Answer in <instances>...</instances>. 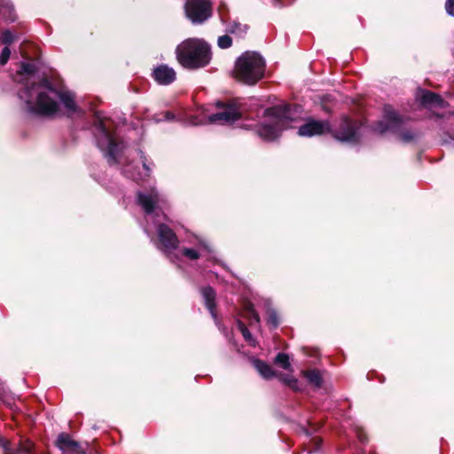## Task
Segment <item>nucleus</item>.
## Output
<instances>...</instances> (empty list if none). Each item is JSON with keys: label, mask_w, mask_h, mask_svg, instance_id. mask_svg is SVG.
<instances>
[{"label": "nucleus", "mask_w": 454, "mask_h": 454, "mask_svg": "<svg viewBox=\"0 0 454 454\" xmlns=\"http://www.w3.org/2000/svg\"><path fill=\"white\" fill-rule=\"evenodd\" d=\"M176 59L187 69H198L206 67L211 59L209 44L200 38H188L179 43L176 49Z\"/></svg>", "instance_id": "nucleus-3"}, {"label": "nucleus", "mask_w": 454, "mask_h": 454, "mask_svg": "<svg viewBox=\"0 0 454 454\" xmlns=\"http://www.w3.org/2000/svg\"><path fill=\"white\" fill-rule=\"evenodd\" d=\"M96 127L98 131V147L105 153L109 160L115 161L117 156L124 147L123 143L117 141L116 136L110 132L106 122L99 117Z\"/></svg>", "instance_id": "nucleus-7"}, {"label": "nucleus", "mask_w": 454, "mask_h": 454, "mask_svg": "<svg viewBox=\"0 0 454 454\" xmlns=\"http://www.w3.org/2000/svg\"><path fill=\"white\" fill-rule=\"evenodd\" d=\"M57 446L62 450H74L79 443L70 438L67 434H60L57 439Z\"/></svg>", "instance_id": "nucleus-19"}, {"label": "nucleus", "mask_w": 454, "mask_h": 454, "mask_svg": "<svg viewBox=\"0 0 454 454\" xmlns=\"http://www.w3.org/2000/svg\"><path fill=\"white\" fill-rule=\"evenodd\" d=\"M401 138L403 140V141H411V139L414 138V134L411 133V132H403L401 134Z\"/></svg>", "instance_id": "nucleus-32"}, {"label": "nucleus", "mask_w": 454, "mask_h": 454, "mask_svg": "<svg viewBox=\"0 0 454 454\" xmlns=\"http://www.w3.org/2000/svg\"><path fill=\"white\" fill-rule=\"evenodd\" d=\"M268 118L257 129L258 135L264 140L276 139L281 130L292 128L289 122L293 120L288 106H276L265 110Z\"/></svg>", "instance_id": "nucleus-5"}, {"label": "nucleus", "mask_w": 454, "mask_h": 454, "mask_svg": "<svg viewBox=\"0 0 454 454\" xmlns=\"http://www.w3.org/2000/svg\"><path fill=\"white\" fill-rule=\"evenodd\" d=\"M252 364L262 378L269 380L275 376V372L272 368L265 362L253 358Z\"/></svg>", "instance_id": "nucleus-16"}, {"label": "nucleus", "mask_w": 454, "mask_h": 454, "mask_svg": "<svg viewBox=\"0 0 454 454\" xmlns=\"http://www.w3.org/2000/svg\"><path fill=\"white\" fill-rule=\"evenodd\" d=\"M11 51L8 46H5L0 54V64L5 65L10 58Z\"/></svg>", "instance_id": "nucleus-30"}, {"label": "nucleus", "mask_w": 454, "mask_h": 454, "mask_svg": "<svg viewBox=\"0 0 454 454\" xmlns=\"http://www.w3.org/2000/svg\"><path fill=\"white\" fill-rule=\"evenodd\" d=\"M138 205L143 208L145 213L146 225L144 230L148 237L151 236L152 229L150 228L149 222L152 221L156 228L157 239L154 241L156 247L163 252L167 256L174 262L171 256L173 252L177 249L179 240L173 230L168 226L163 221H168V217L162 213L163 206L166 204L165 198L160 195L154 188L148 191H139L137 196Z\"/></svg>", "instance_id": "nucleus-2"}, {"label": "nucleus", "mask_w": 454, "mask_h": 454, "mask_svg": "<svg viewBox=\"0 0 454 454\" xmlns=\"http://www.w3.org/2000/svg\"><path fill=\"white\" fill-rule=\"evenodd\" d=\"M240 118V113L236 106L230 105L223 108L221 112L208 116V122L215 124H231Z\"/></svg>", "instance_id": "nucleus-11"}, {"label": "nucleus", "mask_w": 454, "mask_h": 454, "mask_svg": "<svg viewBox=\"0 0 454 454\" xmlns=\"http://www.w3.org/2000/svg\"><path fill=\"white\" fill-rule=\"evenodd\" d=\"M153 77L160 85L172 83L176 77V72L167 65H160L154 68Z\"/></svg>", "instance_id": "nucleus-13"}, {"label": "nucleus", "mask_w": 454, "mask_h": 454, "mask_svg": "<svg viewBox=\"0 0 454 454\" xmlns=\"http://www.w3.org/2000/svg\"><path fill=\"white\" fill-rule=\"evenodd\" d=\"M2 446L4 450V454H30L31 446L25 444H19L18 446L12 448L9 442L3 440Z\"/></svg>", "instance_id": "nucleus-18"}, {"label": "nucleus", "mask_w": 454, "mask_h": 454, "mask_svg": "<svg viewBox=\"0 0 454 454\" xmlns=\"http://www.w3.org/2000/svg\"><path fill=\"white\" fill-rule=\"evenodd\" d=\"M18 96L24 109L36 115L53 116L59 112L61 104L68 114L77 110L71 92L56 89L44 78L38 83L27 84Z\"/></svg>", "instance_id": "nucleus-1"}, {"label": "nucleus", "mask_w": 454, "mask_h": 454, "mask_svg": "<svg viewBox=\"0 0 454 454\" xmlns=\"http://www.w3.org/2000/svg\"><path fill=\"white\" fill-rule=\"evenodd\" d=\"M268 317L267 322L273 328H277L279 325V320L278 317V313L274 309H269L267 311Z\"/></svg>", "instance_id": "nucleus-24"}, {"label": "nucleus", "mask_w": 454, "mask_h": 454, "mask_svg": "<svg viewBox=\"0 0 454 454\" xmlns=\"http://www.w3.org/2000/svg\"><path fill=\"white\" fill-rule=\"evenodd\" d=\"M248 27L237 21H233L227 26L226 31L231 34L243 36L247 34Z\"/></svg>", "instance_id": "nucleus-21"}, {"label": "nucleus", "mask_w": 454, "mask_h": 454, "mask_svg": "<svg viewBox=\"0 0 454 454\" xmlns=\"http://www.w3.org/2000/svg\"><path fill=\"white\" fill-rule=\"evenodd\" d=\"M144 168H145V170H149V167L146 166L145 164H144Z\"/></svg>", "instance_id": "nucleus-33"}, {"label": "nucleus", "mask_w": 454, "mask_h": 454, "mask_svg": "<svg viewBox=\"0 0 454 454\" xmlns=\"http://www.w3.org/2000/svg\"><path fill=\"white\" fill-rule=\"evenodd\" d=\"M8 12L9 15L4 17L7 20L13 21L16 18L14 10L12 5L6 4L0 9V15L4 16V12Z\"/></svg>", "instance_id": "nucleus-26"}, {"label": "nucleus", "mask_w": 454, "mask_h": 454, "mask_svg": "<svg viewBox=\"0 0 454 454\" xmlns=\"http://www.w3.org/2000/svg\"><path fill=\"white\" fill-rule=\"evenodd\" d=\"M217 106H223L220 102L217 103Z\"/></svg>", "instance_id": "nucleus-34"}, {"label": "nucleus", "mask_w": 454, "mask_h": 454, "mask_svg": "<svg viewBox=\"0 0 454 454\" xmlns=\"http://www.w3.org/2000/svg\"><path fill=\"white\" fill-rule=\"evenodd\" d=\"M247 316L249 318L253 321H254L256 324L260 323V317L258 313L254 309V306L252 304L247 305Z\"/></svg>", "instance_id": "nucleus-27"}, {"label": "nucleus", "mask_w": 454, "mask_h": 454, "mask_svg": "<svg viewBox=\"0 0 454 454\" xmlns=\"http://www.w3.org/2000/svg\"><path fill=\"white\" fill-rule=\"evenodd\" d=\"M200 294L202 295L204 304L206 308L208 309L211 317L215 320V324L218 325V319L215 312V292L211 286H204L200 289Z\"/></svg>", "instance_id": "nucleus-14"}, {"label": "nucleus", "mask_w": 454, "mask_h": 454, "mask_svg": "<svg viewBox=\"0 0 454 454\" xmlns=\"http://www.w3.org/2000/svg\"><path fill=\"white\" fill-rule=\"evenodd\" d=\"M275 363L285 370L291 371L289 356L285 353H278L275 358Z\"/></svg>", "instance_id": "nucleus-23"}, {"label": "nucleus", "mask_w": 454, "mask_h": 454, "mask_svg": "<svg viewBox=\"0 0 454 454\" xmlns=\"http://www.w3.org/2000/svg\"><path fill=\"white\" fill-rule=\"evenodd\" d=\"M403 124L402 118L395 112V110L390 106H386L384 107V115L383 119L378 121L373 129L376 132L380 134H384L386 132H396L400 130Z\"/></svg>", "instance_id": "nucleus-9"}, {"label": "nucleus", "mask_w": 454, "mask_h": 454, "mask_svg": "<svg viewBox=\"0 0 454 454\" xmlns=\"http://www.w3.org/2000/svg\"><path fill=\"white\" fill-rule=\"evenodd\" d=\"M232 44V39L228 35H221L217 39V45L221 49H228Z\"/></svg>", "instance_id": "nucleus-25"}, {"label": "nucleus", "mask_w": 454, "mask_h": 454, "mask_svg": "<svg viewBox=\"0 0 454 454\" xmlns=\"http://www.w3.org/2000/svg\"><path fill=\"white\" fill-rule=\"evenodd\" d=\"M282 380L285 383H286L291 388L294 390H299V381L295 378L286 376L282 378Z\"/></svg>", "instance_id": "nucleus-28"}, {"label": "nucleus", "mask_w": 454, "mask_h": 454, "mask_svg": "<svg viewBox=\"0 0 454 454\" xmlns=\"http://www.w3.org/2000/svg\"><path fill=\"white\" fill-rule=\"evenodd\" d=\"M1 41L6 45L11 44L14 41V35L11 31L5 30L2 34Z\"/></svg>", "instance_id": "nucleus-29"}, {"label": "nucleus", "mask_w": 454, "mask_h": 454, "mask_svg": "<svg viewBox=\"0 0 454 454\" xmlns=\"http://www.w3.org/2000/svg\"><path fill=\"white\" fill-rule=\"evenodd\" d=\"M421 104L427 107H444V101L442 98L434 92L431 91H423L421 96Z\"/></svg>", "instance_id": "nucleus-15"}, {"label": "nucleus", "mask_w": 454, "mask_h": 454, "mask_svg": "<svg viewBox=\"0 0 454 454\" xmlns=\"http://www.w3.org/2000/svg\"><path fill=\"white\" fill-rule=\"evenodd\" d=\"M184 12L192 24H202L212 16V4L208 0H187Z\"/></svg>", "instance_id": "nucleus-8"}, {"label": "nucleus", "mask_w": 454, "mask_h": 454, "mask_svg": "<svg viewBox=\"0 0 454 454\" xmlns=\"http://www.w3.org/2000/svg\"><path fill=\"white\" fill-rule=\"evenodd\" d=\"M445 8L450 15L454 16V0H447Z\"/></svg>", "instance_id": "nucleus-31"}, {"label": "nucleus", "mask_w": 454, "mask_h": 454, "mask_svg": "<svg viewBox=\"0 0 454 454\" xmlns=\"http://www.w3.org/2000/svg\"><path fill=\"white\" fill-rule=\"evenodd\" d=\"M238 327L239 329V331L241 332L244 339L253 347L255 346V340L254 338L252 336L251 333L249 332V330L247 328V326L245 325L244 323H242L240 320H238Z\"/></svg>", "instance_id": "nucleus-22"}, {"label": "nucleus", "mask_w": 454, "mask_h": 454, "mask_svg": "<svg viewBox=\"0 0 454 454\" xmlns=\"http://www.w3.org/2000/svg\"><path fill=\"white\" fill-rule=\"evenodd\" d=\"M264 73L265 60L257 52L246 51L236 60L234 77L245 84H255Z\"/></svg>", "instance_id": "nucleus-4"}, {"label": "nucleus", "mask_w": 454, "mask_h": 454, "mask_svg": "<svg viewBox=\"0 0 454 454\" xmlns=\"http://www.w3.org/2000/svg\"><path fill=\"white\" fill-rule=\"evenodd\" d=\"M183 242L186 245L179 249V254L185 259L197 261L205 257L208 261H215L214 249L206 238L187 233Z\"/></svg>", "instance_id": "nucleus-6"}, {"label": "nucleus", "mask_w": 454, "mask_h": 454, "mask_svg": "<svg viewBox=\"0 0 454 454\" xmlns=\"http://www.w3.org/2000/svg\"><path fill=\"white\" fill-rule=\"evenodd\" d=\"M330 130L327 121L311 120L299 128L298 134L301 137H312L321 135Z\"/></svg>", "instance_id": "nucleus-12"}, {"label": "nucleus", "mask_w": 454, "mask_h": 454, "mask_svg": "<svg viewBox=\"0 0 454 454\" xmlns=\"http://www.w3.org/2000/svg\"><path fill=\"white\" fill-rule=\"evenodd\" d=\"M35 65H34V64H32V63H26V62H22V63H21V70H20V72H19V75H24V74H26V75H28V77H27V78L25 79V80H26V82H25V85H24L23 89H21V90L19 91V93H20V91H22V90L26 88V86H27V84H28V85H31V83H33V82H35V83H38V82H40L43 80V79H41V80H39L38 82H35V81L32 80L31 75L35 73Z\"/></svg>", "instance_id": "nucleus-17"}, {"label": "nucleus", "mask_w": 454, "mask_h": 454, "mask_svg": "<svg viewBox=\"0 0 454 454\" xmlns=\"http://www.w3.org/2000/svg\"><path fill=\"white\" fill-rule=\"evenodd\" d=\"M333 134L336 139L348 143H356L359 137L356 123L348 118H344L340 126L333 131Z\"/></svg>", "instance_id": "nucleus-10"}, {"label": "nucleus", "mask_w": 454, "mask_h": 454, "mask_svg": "<svg viewBox=\"0 0 454 454\" xmlns=\"http://www.w3.org/2000/svg\"><path fill=\"white\" fill-rule=\"evenodd\" d=\"M303 376L307 379L308 382L318 388L322 385V376L317 370H308L302 372Z\"/></svg>", "instance_id": "nucleus-20"}]
</instances>
